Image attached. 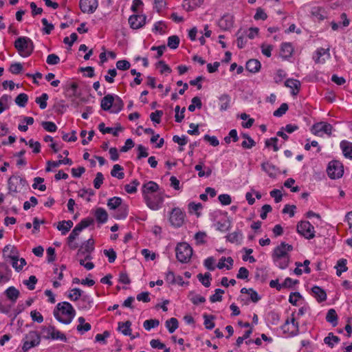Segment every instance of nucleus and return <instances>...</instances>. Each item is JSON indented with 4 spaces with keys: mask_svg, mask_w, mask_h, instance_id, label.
Wrapping results in <instances>:
<instances>
[{
    "mask_svg": "<svg viewBox=\"0 0 352 352\" xmlns=\"http://www.w3.org/2000/svg\"><path fill=\"white\" fill-rule=\"evenodd\" d=\"M311 13L316 19L319 21H322L327 18V12L321 7L312 8Z\"/></svg>",
    "mask_w": 352,
    "mask_h": 352,
    "instance_id": "473e14b6",
    "label": "nucleus"
},
{
    "mask_svg": "<svg viewBox=\"0 0 352 352\" xmlns=\"http://www.w3.org/2000/svg\"><path fill=\"white\" fill-rule=\"evenodd\" d=\"M73 226V222L71 220L63 221L58 223L57 229L61 231L62 234L65 235Z\"/></svg>",
    "mask_w": 352,
    "mask_h": 352,
    "instance_id": "4c0bfd02",
    "label": "nucleus"
},
{
    "mask_svg": "<svg viewBox=\"0 0 352 352\" xmlns=\"http://www.w3.org/2000/svg\"><path fill=\"white\" fill-rule=\"evenodd\" d=\"M94 250V242L91 239H88L83 243L77 252L78 257H83L85 259L89 261L92 259L91 252Z\"/></svg>",
    "mask_w": 352,
    "mask_h": 352,
    "instance_id": "9d476101",
    "label": "nucleus"
},
{
    "mask_svg": "<svg viewBox=\"0 0 352 352\" xmlns=\"http://www.w3.org/2000/svg\"><path fill=\"white\" fill-rule=\"evenodd\" d=\"M330 56L329 48L324 49L320 47L316 51L313 59L317 64H324L326 60L329 59Z\"/></svg>",
    "mask_w": 352,
    "mask_h": 352,
    "instance_id": "dca6fc26",
    "label": "nucleus"
},
{
    "mask_svg": "<svg viewBox=\"0 0 352 352\" xmlns=\"http://www.w3.org/2000/svg\"><path fill=\"white\" fill-rule=\"evenodd\" d=\"M203 3V0H184L183 6L187 10H192L195 8L200 6Z\"/></svg>",
    "mask_w": 352,
    "mask_h": 352,
    "instance_id": "ea45409f",
    "label": "nucleus"
},
{
    "mask_svg": "<svg viewBox=\"0 0 352 352\" xmlns=\"http://www.w3.org/2000/svg\"><path fill=\"white\" fill-rule=\"evenodd\" d=\"M327 172L331 179L340 178L344 173L343 166L339 161L333 160L329 163Z\"/></svg>",
    "mask_w": 352,
    "mask_h": 352,
    "instance_id": "6e6552de",
    "label": "nucleus"
},
{
    "mask_svg": "<svg viewBox=\"0 0 352 352\" xmlns=\"http://www.w3.org/2000/svg\"><path fill=\"white\" fill-rule=\"evenodd\" d=\"M0 267L2 268V271H0V283L8 282L11 277V270L5 263H1Z\"/></svg>",
    "mask_w": 352,
    "mask_h": 352,
    "instance_id": "5701e85b",
    "label": "nucleus"
},
{
    "mask_svg": "<svg viewBox=\"0 0 352 352\" xmlns=\"http://www.w3.org/2000/svg\"><path fill=\"white\" fill-rule=\"evenodd\" d=\"M146 16L144 14L131 15L129 19L130 26L133 29H139L144 25Z\"/></svg>",
    "mask_w": 352,
    "mask_h": 352,
    "instance_id": "f3484780",
    "label": "nucleus"
},
{
    "mask_svg": "<svg viewBox=\"0 0 352 352\" xmlns=\"http://www.w3.org/2000/svg\"><path fill=\"white\" fill-rule=\"evenodd\" d=\"M114 97L111 94L105 96L101 100V108L104 111L109 110L113 104Z\"/></svg>",
    "mask_w": 352,
    "mask_h": 352,
    "instance_id": "bb28decb",
    "label": "nucleus"
},
{
    "mask_svg": "<svg viewBox=\"0 0 352 352\" xmlns=\"http://www.w3.org/2000/svg\"><path fill=\"white\" fill-rule=\"evenodd\" d=\"M41 336L37 331H31L25 335L23 339L22 349L23 352H27L29 349L40 344Z\"/></svg>",
    "mask_w": 352,
    "mask_h": 352,
    "instance_id": "423d86ee",
    "label": "nucleus"
},
{
    "mask_svg": "<svg viewBox=\"0 0 352 352\" xmlns=\"http://www.w3.org/2000/svg\"><path fill=\"white\" fill-rule=\"evenodd\" d=\"M243 137L245 139L249 140V144H247V141L244 140L241 143V146L244 148H252L253 146H255L256 142L254 141L252 138H251L248 134L243 133Z\"/></svg>",
    "mask_w": 352,
    "mask_h": 352,
    "instance_id": "4d7b16f0",
    "label": "nucleus"
},
{
    "mask_svg": "<svg viewBox=\"0 0 352 352\" xmlns=\"http://www.w3.org/2000/svg\"><path fill=\"white\" fill-rule=\"evenodd\" d=\"M138 155L137 159L140 160L143 157H146L148 155V148L142 144H140L137 147Z\"/></svg>",
    "mask_w": 352,
    "mask_h": 352,
    "instance_id": "bf43d9fd",
    "label": "nucleus"
},
{
    "mask_svg": "<svg viewBox=\"0 0 352 352\" xmlns=\"http://www.w3.org/2000/svg\"><path fill=\"white\" fill-rule=\"evenodd\" d=\"M37 283V278L35 276H30L28 280L23 281V284L25 285L29 289L33 290L35 288V285Z\"/></svg>",
    "mask_w": 352,
    "mask_h": 352,
    "instance_id": "0e129e2a",
    "label": "nucleus"
},
{
    "mask_svg": "<svg viewBox=\"0 0 352 352\" xmlns=\"http://www.w3.org/2000/svg\"><path fill=\"white\" fill-rule=\"evenodd\" d=\"M288 110V105L287 103H283L280 107L274 111L273 115L275 117H281Z\"/></svg>",
    "mask_w": 352,
    "mask_h": 352,
    "instance_id": "680f3d73",
    "label": "nucleus"
},
{
    "mask_svg": "<svg viewBox=\"0 0 352 352\" xmlns=\"http://www.w3.org/2000/svg\"><path fill=\"white\" fill-rule=\"evenodd\" d=\"M165 324L170 333H173L179 327L178 320L175 318L167 320Z\"/></svg>",
    "mask_w": 352,
    "mask_h": 352,
    "instance_id": "37998d69",
    "label": "nucleus"
},
{
    "mask_svg": "<svg viewBox=\"0 0 352 352\" xmlns=\"http://www.w3.org/2000/svg\"><path fill=\"white\" fill-rule=\"evenodd\" d=\"M297 232L307 239L315 236L314 227L307 221H301L298 223Z\"/></svg>",
    "mask_w": 352,
    "mask_h": 352,
    "instance_id": "1a4fd4ad",
    "label": "nucleus"
},
{
    "mask_svg": "<svg viewBox=\"0 0 352 352\" xmlns=\"http://www.w3.org/2000/svg\"><path fill=\"white\" fill-rule=\"evenodd\" d=\"M98 129L101 133L103 134L105 133H112L113 136H118V131H122V127L120 126L118 128H111V127H106L104 122H101L98 125Z\"/></svg>",
    "mask_w": 352,
    "mask_h": 352,
    "instance_id": "c756f323",
    "label": "nucleus"
},
{
    "mask_svg": "<svg viewBox=\"0 0 352 352\" xmlns=\"http://www.w3.org/2000/svg\"><path fill=\"white\" fill-rule=\"evenodd\" d=\"M281 329L284 333H287L289 336H296L299 333V324L296 321L294 314H292L291 318H288L282 325Z\"/></svg>",
    "mask_w": 352,
    "mask_h": 352,
    "instance_id": "39448f33",
    "label": "nucleus"
},
{
    "mask_svg": "<svg viewBox=\"0 0 352 352\" xmlns=\"http://www.w3.org/2000/svg\"><path fill=\"white\" fill-rule=\"evenodd\" d=\"M122 199L119 197L110 198L107 201V206L110 210H116L122 205Z\"/></svg>",
    "mask_w": 352,
    "mask_h": 352,
    "instance_id": "c9c22d12",
    "label": "nucleus"
},
{
    "mask_svg": "<svg viewBox=\"0 0 352 352\" xmlns=\"http://www.w3.org/2000/svg\"><path fill=\"white\" fill-rule=\"evenodd\" d=\"M139 185L140 182L137 179H133L131 183L124 186V189L126 192L133 194L137 192V187Z\"/></svg>",
    "mask_w": 352,
    "mask_h": 352,
    "instance_id": "49530a36",
    "label": "nucleus"
},
{
    "mask_svg": "<svg viewBox=\"0 0 352 352\" xmlns=\"http://www.w3.org/2000/svg\"><path fill=\"white\" fill-rule=\"evenodd\" d=\"M80 8L84 13L92 14L98 6V0H80Z\"/></svg>",
    "mask_w": 352,
    "mask_h": 352,
    "instance_id": "2eb2a0df",
    "label": "nucleus"
},
{
    "mask_svg": "<svg viewBox=\"0 0 352 352\" xmlns=\"http://www.w3.org/2000/svg\"><path fill=\"white\" fill-rule=\"evenodd\" d=\"M5 294L7 298L12 301V302H15L18 298L19 297L20 292L19 289L15 288L13 286L9 287L6 291Z\"/></svg>",
    "mask_w": 352,
    "mask_h": 352,
    "instance_id": "b1692460",
    "label": "nucleus"
},
{
    "mask_svg": "<svg viewBox=\"0 0 352 352\" xmlns=\"http://www.w3.org/2000/svg\"><path fill=\"white\" fill-rule=\"evenodd\" d=\"M226 238L228 241L232 243H240L243 238V234L241 231L238 230L229 234Z\"/></svg>",
    "mask_w": 352,
    "mask_h": 352,
    "instance_id": "58836bf2",
    "label": "nucleus"
},
{
    "mask_svg": "<svg viewBox=\"0 0 352 352\" xmlns=\"http://www.w3.org/2000/svg\"><path fill=\"white\" fill-rule=\"evenodd\" d=\"M8 190L11 192H16L28 186L25 179L20 176H12L8 181Z\"/></svg>",
    "mask_w": 352,
    "mask_h": 352,
    "instance_id": "0eeeda50",
    "label": "nucleus"
},
{
    "mask_svg": "<svg viewBox=\"0 0 352 352\" xmlns=\"http://www.w3.org/2000/svg\"><path fill=\"white\" fill-rule=\"evenodd\" d=\"M95 217L99 223H104L107 221L108 214L104 208H99L96 210Z\"/></svg>",
    "mask_w": 352,
    "mask_h": 352,
    "instance_id": "f704fd0d",
    "label": "nucleus"
},
{
    "mask_svg": "<svg viewBox=\"0 0 352 352\" xmlns=\"http://www.w3.org/2000/svg\"><path fill=\"white\" fill-rule=\"evenodd\" d=\"M14 47L21 56L28 57L31 55L34 50V44L30 38L20 36L16 39Z\"/></svg>",
    "mask_w": 352,
    "mask_h": 352,
    "instance_id": "7ed1b4c3",
    "label": "nucleus"
},
{
    "mask_svg": "<svg viewBox=\"0 0 352 352\" xmlns=\"http://www.w3.org/2000/svg\"><path fill=\"white\" fill-rule=\"evenodd\" d=\"M179 111H180V107L177 105L175 108V121L177 122H181L182 121V120L184 119V112L186 111V109H185V107H183L181 110V112Z\"/></svg>",
    "mask_w": 352,
    "mask_h": 352,
    "instance_id": "13d9d810",
    "label": "nucleus"
},
{
    "mask_svg": "<svg viewBox=\"0 0 352 352\" xmlns=\"http://www.w3.org/2000/svg\"><path fill=\"white\" fill-rule=\"evenodd\" d=\"M234 261L232 257H221L217 264L219 269H223L226 267L227 270H230L233 266Z\"/></svg>",
    "mask_w": 352,
    "mask_h": 352,
    "instance_id": "7c9ffc66",
    "label": "nucleus"
},
{
    "mask_svg": "<svg viewBox=\"0 0 352 352\" xmlns=\"http://www.w3.org/2000/svg\"><path fill=\"white\" fill-rule=\"evenodd\" d=\"M175 252L177 259L183 263H188L192 254V249L187 243H178Z\"/></svg>",
    "mask_w": 352,
    "mask_h": 352,
    "instance_id": "20e7f679",
    "label": "nucleus"
},
{
    "mask_svg": "<svg viewBox=\"0 0 352 352\" xmlns=\"http://www.w3.org/2000/svg\"><path fill=\"white\" fill-rule=\"evenodd\" d=\"M34 184L32 185L33 188H38L41 191H45L46 190V186L43 184L44 179L40 177H36L34 179Z\"/></svg>",
    "mask_w": 352,
    "mask_h": 352,
    "instance_id": "8fccbe9b",
    "label": "nucleus"
},
{
    "mask_svg": "<svg viewBox=\"0 0 352 352\" xmlns=\"http://www.w3.org/2000/svg\"><path fill=\"white\" fill-rule=\"evenodd\" d=\"M326 320L331 323L333 327H336L338 324V315L336 311L333 309H330L326 316Z\"/></svg>",
    "mask_w": 352,
    "mask_h": 352,
    "instance_id": "a19ab883",
    "label": "nucleus"
},
{
    "mask_svg": "<svg viewBox=\"0 0 352 352\" xmlns=\"http://www.w3.org/2000/svg\"><path fill=\"white\" fill-rule=\"evenodd\" d=\"M324 342L330 347H333L336 344L340 342V338L334 336L333 333H329L327 337L324 338Z\"/></svg>",
    "mask_w": 352,
    "mask_h": 352,
    "instance_id": "a18cd8bd",
    "label": "nucleus"
},
{
    "mask_svg": "<svg viewBox=\"0 0 352 352\" xmlns=\"http://www.w3.org/2000/svg\"><path fill=\"white\" fill-rule=\"evenodd\" d=\"M236 35H237L236 43H237L238 47L240 49L243 48L247 43L246 36L243 33L240 34V31H239L237 32Z\"/></svg>",
    "mask_w": 352,
    "mask_h": 352,
    "instance_id": "052dcab7",
    "label": "nucleus"
},
{
    "mask_svg": "<svg viewBox=\"0 0 352 352\" xmlns=\"http://www.w3.org/2000/svg\"><path fill=\"white\" fill-rule=\"evenodd\" d=\"M293 250V247L285 242H282L276 247L272 253V258L289 256V252Z\"/></svg>",
    "mask_w": 352,
    "mask_h": 352,
    "instance_id": "ddd939ff",
    "label": "nucleus"
},
{
    "mask_svg": "<svg viewBox=\"0 0 352 352\" xmlns=\"http://www.w3.org/2000/svg\"><path fill=\"white\" fill-rule=\"evenodd\" d=\"M261 68V63L256 59H250L246 63V69L252 73L257 72Z\"/></svg>",
    "mask_w": 352,
    "mask_h": 352,
    "instance_id": "2f4dec72",
    "label": "nucleus"
},
{
    "mask_svg": "<svg viewBox=\"0 0 352 352\" xmlns=\"http://www.w3.org/2000/svg\"><path fill=\"white\" fill-rule=\"evenodd\" d=\"M197 278L204 286L206 287H210L212 278L211 274L209 272H206L204 274H197Z\"/></svg>",
    "mask_w": 352,
    "mask_h": 352,
    "instance_id": "c03bdc74",
    "label": "nucleus"
},
{
    "mask_svg": "<svg viewBox=\"0 0 352 352\" xmlns=\"http://www.w3.org/2000/svg\"><path fill=\"white\" fill-rule=\"evenodd\" d=\"M160 324V321L157 319H150L146 320L143 323L144 328L147 330L150 331L153 328H155L158 327Z\"/></svg>",
    "mask_w": 352,
    "mask_h": 352,
    "instance_id": "09e8293b",
    "label": "nucleus"
},
{
    "mask_svg": "<svg viewBox=\"0 0 352 352\" xmlns=\"http://www.w3.org/2000/svg\"><path fill=\"white\" fill-rule=\"evenodd\" d=\"M128 214V206L126 204H123L121 206L116 208L113 214V217L116 219H123L126 217Z\"/></svg>",
    "mask_w": 352,
    "mask_h": 352,
    "instance_id": "c85d7f7f",
    "label": "nucleus"
},
{
    "mask_svg": "<svg viewBox=\"0 0 352 352\" xmlns=\"http://www.w3.org/2000/svg\"><path fill=\"white\" fill-rule=\"evenodd\" d=\"M234 25V16L230 14H226L219 19V27L223 30H230Z\"/></svg>",
    "mask_w": 352,
    "mask_h": 352,
    "instance_id": "a211bd4d",
    "label": "nucleus"
},
{
    "mask_svg": "<svg viewBox=\"0 0 352 352\" xmlns=\"http://www.w3.org/2000/svg\"><path fill=\"white\" fill-rule=\"evenodd\" d=\"M332 129L333 126L331 124L327 122H320L313 125L311 132L316 135L321 136L322 133L331 135Z\"/></svg>",
    "mask_w": 352,
    "mask_h": 352,
    "instance_id": "f8f14e48",
    "label": "nucleus"
},
{
    "mask_svg": "<svg viewBox=\"0 0 352 352\" xmlns=\"http://www.w3.org/2000/svg\"><path fill=\"white\" fill-rule=\"evenodd\" d=\"M185 214L179 208H174L170 215V222L175 227H180L184 221Z\"/></svg>",
    "mask_w": 352,
    "mask_h": 352,
    "instance_id": "4468645a",
    "label": "nucleus"
},
{
    "mask_svg": "<svg viewBox=\"0 0 352 352\" xmlns=\"http://www.w3.org/2000/svg\"><path fill=\"white\" fill-rule=\"evenodd\" d=\"M28 100V96L26 94L24 93L19 94L15 98L16 104L21 107H24L27 104Z\"/></svg>",
    "mask_w": 352,
    "mask_h": 352,
    "instance_id": "de8ad7c7",
    "label": "nucleus"
},
{
    "mask_svg": "<svg viewBox=\"0 0 352 352\" xmlns=\"http://www.w3.org/2000/svg\"><path fill=\"white\" fill-rule=\"evenodd\" d=\"M94 223L92 219H84L78 223L67 237V244L70 249L76 250L78 248V243L75 241L82 230Z\"/></svg>",
    "mask_w": 352,
    "mask_h": 352,
    "instance_id": "f03ea898",
    "label": "nucleus"
},
{
    "mask_svg": "<svg viewBox=\"0 0 352 352\" xmlns=\"http://www.w3.org/2000/svg\"><path fill=\"white\" fill-rule=\"evenodd\" d=\"M311 291L314 296L317 299L318 302H322L326 300L327 294L324 289L318 286H314L312 287Z\"/></svg>",
    "mask_w": 352,
    "mask_h": 352,
    "instance_id": "cd10ccee",
    "label": "nucleus"
},
{
    "mask_svg": "<svg viewBox=\"0 0 352 352\" xmlns=\"http://www.w3.org/2000/svg\"><path fill=\"white\" fill-rule=\"evenodd\" d=\"M190 299L191 302L194 305H197L199 303H202V302H204L206 301V298L204 296H200L199 294H195L193 292H191L190 294Z\"/></svg>",
    "mask_w": 352,
    "mask_h": 352,
    "instance_id": "e2e57ef3",
    "label": "nucleus"
},
{
    "mask_svg": "<svg viewBox=\"0 0 352 352\" xmlns=\"http://www.w3.org/2000/svg\"><path fill=\"white\" fill-rule=\"evenodd\" d=\"M162 111L157 110L155 112L151 113L150 118L153 122L159 124L161 122V117L162 116Z\"/></svg>",
    "mask_w": 352,
    "mask_h": 352,
    "instance_id": "774afa93",
    "label": "nucleus"
},
{
    "mask_svg": "<svg viewBox=\"0 0 352 352\" xmlns=\"http://www.w3.org/2000/svg\"><path fill=\"white\" fill-rule=\"evenodd\" d=\"M131 322L126 321L125 322H118V329L124 336H131Z\"/></svg>",
    "mask_w": 352,
    "mask_h": 352,
    "instance_id": "72a5a7b5",
    "label": "nucleus"
},
{
    "mask_svg": "<svg viewBox=\"0 0 352 352\" xmlns=\"http://www.w3.org/2000/svg\"><path fill=\"white\" fill-rule=\"evenodd\" d=\"M82 290L78 288H74L69 293L68 298L72 301H76L82 296Z\"/></svg>",
    "mask_w": 352,
    "mask_h": 352,
    "instance_id": "3c124183",
    "label": "nucleus"
},
{
    "mask_svg": "<svg viewBox=\"0 0 352 352\" xmlns=\"http://www.w3.org/2000/svg\"><path fill=\"white\" fill-rule=\"evenodd\" d=\"M204 325L208 329H212L214 327V322H213L214 316L212 315H204Z\"/></svg>",
    "mask_w": 352,
    "mask_h": 352,
    "instance_id": "5fc2aeb1",
    "label": "nucleus"
},
{
    "mask_svg": "<svg viewBox=\"0 0 352 352\" xmlns=\"http://www.w3.org/2000/svg\"><path fill=\"white\" fill-rule=\"evenodd\" d=\"M215 293L210 297V300L212 302H220L222 300V294H224V290L221 289H216Z\"/></svg>",
    "mask_w": 352,
    "mask_h": 352,
    "instance_id": "6e6d98bb",
    "label": "nucleus"
},
{
    "mask_svg": "<svg viewBox=\"0 0 352 352\" xmlns=\"http://www.w3.org/2000/svg\"><path fill=\"white\" fill-rule=\"evenodd\" d=\"M76 311L68 302H62L57 304L54 310L55 318L60 322L69 324L75 317Z\"/></svg>",
    "mask_w": 352,
    "mask_h": 352,
    "instance_id": "f257e3e1",
    "label": "nucleus"
},
{
    "mask_svg": "<svg viewBox=\"0 0 352 352\" xmlns=\"http://www.w3.org/2000/svg\"><path fill=\"white\" fill-rule=\"evenodd\" d=\"M159 189V186L157 183L153 181L148 182L142 186V195L144 199L149 195L156 192Z\"/></svg>",
    "mask_w": 352,
    "mask_h": 352,
    "instance_id": "6ab92c4d",
    "label": "nucleus"
},
{
    "mask_svg": "<svg viewBox=\"0 0 352 352\" xmlns=\"http://www.w3.org/2000/svg\"><path fill=\"white\" fill-rule=\"evenodd\" d=\"M179 44V38L177 36H169L168 38V43L167 45L170 49H176L178 47Z\"/></svg>",
    "mask_w": 352,
    "mask_h": 352,
    "instance_id": "864d4df0",
    "label": "nucleus"
},
{
    "mask_svg": "<svg viewBox=\"0 0 352 352\" xmlns=\"http://www.w3.org/2000/svg\"><path fill=\"white\" fill-rule=\"evenodd\" d=\"M48 95L44 93L40 97H37L35 102L39 105L41 109H44L47 107V100H48Z\"/></svg>",
    "mask_w": 352,
    "mask_h": 352,
    "instance_id": "603ef678",
    "label": "nucleus"
},
{
    "mask_svg": "<svg viewBox=\"0 0 352 352\" xmlns=\"http://www.w3.org/2000/svg\"><path fill=\"white\" fill-rule=\"evenodd\" d=\"M290 256L274 258L273 261L275 264L280 269L284 270L288 267Z\"/></svg>",
    "mask_w": 352,
    "mask_h": 352,
    "instance_id": "e433bc0d",
    "label": "nucleus"
},
{
    "mask_svg": "<svg viewBox=\"0 0 352 352\" xmlns=\"http://www.w3.org/2000/svg\"><path fill=\"white\" fill-rule=\"evenodd\" d=\"M340 146L343 155L347 159L352 160V142L342 140Z\"/></svg>",
    "mask_w": 352,
    "mask_h": 352,
    "instance_id": "aec40b11",
    "label": "nucleus"
},
{
    "mask_svg": "<svg viewBox=\"0 0 352 352\" xmlns=\"http://www.w3.org/2000/svg\"><path fill=\"white\" fill-rule=\"evenodd\" d=\"M263 171H265L270 177H275L278 173L276 166L269 162H264L261 164Z\"/></svg>",
    "mask_w": 352,
    "mask_h": 352,
    "instance_id": "393cba45",
    "label": "nucleus"
},
{
    "mask_svg": "<svg viewBox=\"0 0 352 352\" xmlns=\"http://www.w3.org/2000/svg\"><path fill=\"white\" fill-rule=\"evenodd\" d=\"M285 85L287 87L290 88L292 89V94L295 96L299 92L300 82L298 80L291 78L287 79L285 82Z\"/></svg>",
    "mask_w": 352,
    "mask_h": 352,
    "instance_id": "4be33fe9",
    "label": "nucleus"
},
{
    "mask_svg": "<svg viewBox=\"0 0 352 352\" xmlns=\"http://www.w3.org/2000/svg\"><path fill=\"white\" fill-rule=\"evenodd\" d=\"M220 110L223 111L230 108L231 98L228 94H224L219 97Z\"/></svg>",
    "mask_w": 352,
    "mask_h": 352,
    "instance_id": "a878e982",
    "label": "nucleus"
},
{
    "mask_svg": "<svg viewBox=\"0 0 352 352\" xmlns=\"http://www.w3.org/2000/svg\"><path fill=\"white\" fill-rule=\"evenodd\" d=\"M123 106H124V103H123L122 100L119 97H117L116 100H114V102L113 104V109L112 110V112L113 113L120 112L122 109Z\"/></svg>",
    "mask_w": 352,
    "mask_h": 352,
    "instance_id": "338daca9",
    "label": "nucleus"
},
{
    "mask_svg": "<svg viewBox=\"0 0 352 352\" xmlns=\"http://www.w3.org/2000/svg\"><path fill=\"white\" fill-rule=\"evenodd\" d=\"M41 124L44 129L49 132H55L57 129L56 125L53 122L45 121Z\"/></svg>",
    "mask_w": 352,
    "mask_h": 352,
    "instance_id": "69168bd1",
    "label": "nucleus"
},
{
    "mask_svg": "<svg viewBox=\"0 0 352 352\" xmlns=\"http://www.w3.org/2000/svg\"><path fill=\"white\" fill-rule=\"evenodd\" d=\"M3 256L8 258H14L19 256V252L16 247L12 245H7L3 250Z\"/></svg>",
    "mask_w": 352,
    "mask_h": 352,
    "instance_id": "412c9836",
    "label": "nucleus"
},
{
    "mask_svg": "<svg viewBox=\"0 0 352 352\" xmlns=\"http://www.w3.org/2000/svg\"><path fill=\"white\" fill-rule=\"evenodd\" d=\"M146 206L153 210H159L164 201V198L159 194H151L144 198Z\"/></svg>",
    "mask_w": 352,
    "mask_h": 352,
    "instance_id": "9b49d317",
    "label": "nucleus"
},
{
    "mask_svg": "<svg viewBox=\"0 0 352 352\" xmlns=\"http://www.w3.org/2000/svg\"><path fill=\"white\" fill-rule=\"evenodd\" d=\"M122 170L123 168L120 164H115L111 171V175L112 177L122 179L124 177V173Z\"/></svg>",
    "mask_w": 352,
    "mask_h": 352,
    "instance_id": "79ce46f5",
    "label": "nucleus"
}]
</instances>
